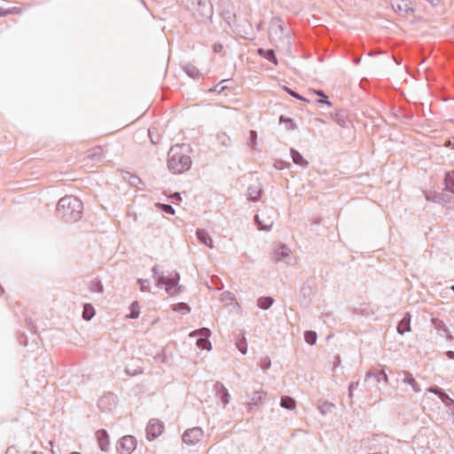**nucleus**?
I'll return each instance as SVG.
<instances>
[{"label":"nucleus","instance_id":"1","mask_svg":"<svg viewBox=\"0 0 454 454\" xmlns=\"http://www.w3.org/2000/svg\"><path fill=\"white\" fill-rule=\"evenodd\" d=\"M269 35L277 49L286 52L291 51V31L285 26L281 19L273 18L270 20Z\"/></svg>","mask_w":454,"mask_h":454},{"label":"nucleus","instance_id":"2","mask_svg":"<svg viewBox=\"0 0 454 454\" xmlns=\"http://www.w3.org/2000/svg\"><path fill=\"white\" fill-rule=\"evenodd\" d=\"M82 202L75 196L67 195L57 205L59 215L67 222H76L82 215Z\"/></svg>","mask_w":454,"mask_h":454},{"label":"nucleus","instance_id":"3","mask_svg":"<svg viewBox=\"0 0 454 454\" xmlns=\"http://www.w3.org/2000/svg\"><path fill=\"white\" fill-rule=\"evenodd\" d=\"M192 160L184 152V145H176L168 151V167L173 174H182L190 169Z\"/></svg>","mask_w":454,"mask_h":454},{"label":"nucleus","instance_id":"4","mask_svg":"<svg viewBox=\"0 0 454 454\" xmlns=\"http://www.w3.org/2000/svg\"><path fill=\"white\" fill-rule=\"evenodd\" d=\"M185 9L200 22L211 20L214 14L213 4L210 0H185Z\"/></svg>","mask_w":454,"mask_h":454},{"label":"nucleus","instance_id":"5","mask_svg":"<svg viewBox=\"0 0 454 454\" xmlns=\"http://www.w3.org/2000/svg\"><path fill=\"white\" fill-rule=\"evenodd\" d=\"M152 271L157 278V286H165V290L168 294L173 296L182 292V286L178 285L180 278L179 273L175 272L173 277H165L159 271L158 266H154Z\"/></svg>","mask_w":454,"mask_h":454},{"label":"nucleus","instance_id":"6","mask_svg":"<svg viewBox=\"0 0 454 454\" xmlns=\"http://www.w3.org/2000/svg\"><path fill=\"white\" fill-rule=\"evenodd\" d=\"M190 336L198 337L197 346L200 349L210 350L212 346L208 338L210 336V331L207 328H200L199 330H195L190 333Z\"/></svg>","mask_w":454,"mask_h":454},{"label":"nucleus","instance_id":"7","mask_svg":"<svg viewBox=\"0 0 454 454\" xmlns=\"http://www.w3.org/2000/svg\"><path fill=\"white\" fill-rule=\"evenodd\" d=\"M137 446V440L132 435L123 436L118 442L116 450L118 454H131Z\"/></svg>","mask_w":454,"mask_h":454},{"label":"nucleus","instance_id":"8","mask_svg":"<svg viewBox=\"0 0 454 454\" xmlns=\"http://www.w3.org/2000/svg\"><path fill=\"white\" fill-rule=\"evenodd\" d=\"M117 396L113 393L103 395L98 401V406L102 411H111L116 407Z\"/></svg>","mask_w":454,"mask_h":454},{"label":"nucleus","instance_id":"9","mask_svg":"<svg viewBox=\"0 0 454 454\" xmlns=\"http://www.w3.org/2000/svg\"><path fill=\"white\" fill-rule=\"evenodd\" d=\"M203 435V431L200 427H193L186 430L183 436V442L186 444L192 445L198 442Z\"/></svg>","mask_w":454,"mask_h":454},{"label":"nucleus","instance_id":"10","mask_svg":"<svg viewBox=\"0 0 454 454\" xmlns=\"http://www.w3.org/2000/svg\"><path fill=\"white\" fill-rule=\"evenodd\" d=\"M163 430V425L157 419H151L146 427V435L148 440H153L158 437Z\"/></svg>","mask_w":454,"mask_h":454},{"label":"nucleus","instance_id":"11","mask_svg":"<svg viewBox=\"0 0 454 454\" xmlns=\"http://www.w3.org/2000/svg\"><path fill=\"white\" fill-rule=\"evenodd\" d=\"M372 379L376 383L383 382L385 385L388 384V378L384 370L372 369L365 374L364 382H368Z\"/></svg>","mask_w":454,"mask_h":454},{"label":"nucleus","instance_id":"12","mask_svg":"<svg viewBox=\"0 0 454 454\" xmlns=\"http://www.w3.org/2000/svg\"><path fill=\"white\" fill-rule=\"evenodd\" d=\"M290 254V248L285 244H279L273 249L272 260L275 262H279L285 260L286 258L289 257Z\"/></svg>","mask_w":454,"mask_h":454},{"label":"nucleus","instance_id":"13","mask_svg":"<svg viewBox=\"0 0 454 454\" xmlns=\"http://www.w3.org/2000/svg\"><path fill=\"white\" fill-rule=\"evenodd\" d=\"M392 9L402 15L412 11L409 0H390Z\"/></svg>","mask_w":454,"mask_h":454},{"label":"nucleus","instance_id":"14","mask_svg":"<svg viewBox=\"0 0 454 454\" xmlns=\"http://www.w3.org/2000/svg\"><path fill=\"white\" fill-rule=\"evenodd\" d=\"M214 390L215 391L216 395H219L223 407H225L229 403L231 397L228 389L223 386V384L217 381L214 385Z\"/></svg>","mask_w":454,"mask_h":454},{"label":"nucleus","instance_id":"15","mask_svg":"<svg viewBox=\"0 0 454 454\" xmlns=\"http://www.w3.org/2000/svg\"><path fill=\"white\" fill-rule=\"evenodd\" d=\"M97 438L99 448L102 451H108L109 450V436L108 433L105 429H100L97 432Z\"/></svg>","mask_w":454,"mask_h":454},{"label":"nucleus","instance_id":"16","mask_svg":"<svg viewBox=\"0 0 454 454\" xmlns=\"http://www.w3.org/2000/svg\"><path fill=\"white\" fill-rule=\"evenodd\" d=\"M263 192V190L260 184H251L247 188L248 200L256 201L260 199Z\"/></svg>","mask_w":454,"mask_h":454},{"label":"nucleus","instance_id":"17","mask_svg":"<svg viewBox=\"0 0 454 454\" xmlns=\"http://www.w3.org/2000/svg\"><path fill=\"white\" fill-rule=\"evenodd\" d=\"M428 391L438 395L442 403L446 406L454 405V400H452L443 390L438 387H429Z\"/></svg>","mask_w":454,"mask_h":454},{"label":"nucleus","instance_id":"18","mask_svg":"<svg viewBox=\"0 0 454 454\" xmlns=\"http://www.w3.org/2000/svg\"><path fill=\"white\" fill-rule=\"evenodd\" d=\"M411 331V315L410 313H405L401 321L397 325V332L399 334H404Z\"/></svg>","mask_w":454,"mask_h":454},{"label":"nucleus","instance_id":"19","mask_svg":"<svg viewBox=\"0 0 454 454\" xmlns=\"http://www.w3.org/2000/svg\"><path fill=\"white\" fill-rule=\"evenodd\" d=\"M197 239L209 248L214 247L213 240L205 230L198 229L196 231Z\"/></svg>","mask_w":454,"mask_h":454},{"label":"nucleus","instance_id":"20","mask_svg":"<svg viewBox=\"0 0 454 454\" xmlns=\"http://www.w3.org/2000/svg\"><path fill=\"white\" fill-rule=\"evenodd\" d=\"M290 154L295 165H299L302 168H307L309 166V161L305 160L297 150L292 148L290 150Z\"/></svg>","mask_w":454,"mask_h":454},{"label":"nucleus","instance_id":"21","mask_svg":"<svg viewBox=\"0 0 454 454\" xmlns=\"http://www.w3.org/2000/svg\"><path fill=\"white\" fill-rule=\"evenodd\" d=\"M425 198L427 200L433 201L439 204L445 202L444 194L442 192H436L432 191L425 192Z\"/></svg>","mask_w":454,"mask_h":454},{"label":"nucleus","instance_id":"22","mask_svg":"<svg viewBox=\"0 0 454 454\" xmlns=\"http://www.w3.org/2000/svg\"><path fill=\"white\" fill-rule=\"evenodd\" d=\"M403 383L411 385L414 392H416V393L421 392V388L419 387V386L416 382L413 375L411 372L404 371V372H403Z\"/></svg>","mask_w":454,"mask_h":454},{"label":"nucleus","instance_id":"23","mask_svg":"<svg viewBox=\"0 0 454 454\" xmlns=\"http://www.w3.org/2000/svg\"><path fill=\"white\" fill-rule=\"evenodd\" d=\"M254 221L257 223L259 230L262 231H270L273 225V220L268 217L267 219H264V221H262L259 215H254Z\"/></svg>","mask_w":454,"mask_h":454},{"label":"nucleus","instance_id":"24","mask_svg":"<svg viewBox=\"0 0 454 454\" xmlns=\"http://www.w3.org/2000/svg\"><path fill=\"white\" fill-rule=\"evenodd\" d=\"M258 53L262 56L264 59L269 60L270 62L278 65V60L275 55V51L271 49L263 50L262 48L258 49Z\"/></svg>","mask_w":454,"mask_h":454},{"label":"nucleus","instance_id":"25","mask_svg":"<svg viewBox=\"0 0 454 454\" xmlns=\"http://www.w3.org/2000/svg\"><path fill=\"white\" fill-rule=\"evenodd\" d=\"M280 406L284 409L293 411L296 407V402L291 396H282L280 400Z\"/></svg>","mask_w":454,"mask_h":454},{"label":"nucleus","instance_id":"26","mask_svg":"<svg viewBox=\"0 0 454 454\" xmlns=\"http://www.w3.org/2000/svg\"><path fill=\"white\" fill-rule=\"evenodd\" d=\"M183 69L188 76L193 79H199L200 77V73L195 66L187 64L183 67Z\"/></svg>","mask_w":454,"mask_h":454},{"label":"nucleus","instance_id":"27","mask_svg":"<svg viewBox=\"0 0 454 454\" xmlns=\"http://www.w3.org/2000/svg\"><path fill=\"white\" fill-rule=\"evenodd\" d=\"M273 302H274V300L270 296L260 297L257 300V305L262 309H270L271 307V305L273 304Z\"/></svg>","mask_w":454,"mask_h":454},{"label":"nucleus","instance_id":"28","mask_svg":"<svg viewBox=\"0 0 454 454\" xmlns=\"http://www.w3.org/2000/svg\"><path fill=\"white\" fill-rule=\"evenodd\" d=\"M444 183L445 189L454 194V171L446 174Z\"/></svg>","mask_w":454,"mask_h":454},{"label":"nucleus","instance_id":"29","mask_svg":"<svg viewBox=\"0 0 454 454\" xmlns=\"http://www.w3.org/2000/svg\"><path fill=\"white\" fill-rule=\"evenodd\" d=\"M89 290L92 293L102 294L104 287L99 280H92L89 284Z\"/></svg>","mask_w":454,"mask_h":454},{"label":"nucleus","instance_id":"30","mask_svg":"<svg viewBox=\"0 0 454 454\" xmlns=\"http://www.w3.org/2000/svg\"><path fill=\"white\" fill-rule=\"evenodd\" d=\"M129 318L136 319L139 317L140 307L137 301H133L129 306Z\"/></svg>","mask_w":454,"mask_h":454},{"label":"nucleus","instance_id":"31","mask_svg":"<svg viewBox=\"0 0 454 454\" xmlns=\"http://www.w3.org/2000/svg\"><path fill=\"white\" fill-rule=\"evenodd\" d=\"M317 335L314 331H306L304 333V340L309 345H314L317 342Z\"/></svg>","mask_w":454,"mask_h":454},{"label":"nucleus","instance_id":"32","mask_svg":"<svg viewBox=\"0 0 454 454\" xmlns=\"http://www.w3.org/2000/svg\"><path fill=\"white\" fill-rule=\"evenodd\" d=\"M279 122L286 123V129L287 130H294V129H297V126L294 123V121H293V119L285 117L284 115H281L279 117Z\"/></svg>","mask_w":454,"mask_h":454},{"label":"nucleus","instance_id":"33","mask_svg":"<svg viewBox=\"0 0 454 454\" xmlns=\"http://www.w3.org/2000/svg\"><path fill=\"white\" fill-rule=\"evenodd\" d=\"M94 314V308L90 304H85L83 308L82 317L85 320H90Z\"/></svg>","mask_w":454,"mask_h":454},{"label":"nucleus","instance_id":"34","mask_svg":"<svg viewBox=\"0 0 454 454\" xmlns=\"http://www.w3.org/2000/svg\"><path fill=\"white\" fill-rule=\"evenodd\" d=\"M148 136L150 137V140H151L152 144L157 145V144L160 143V137L157 134L155 129H153V128L149 129H148Z\"/></svg>","mask_w":454,"mask_h":454},{"label":"nucleus","instance_id":"35","mask_svg":"<svg viewBox=\"0 0 454 454\" xmlns=\"http://www.w3.org/2000/svg\"><path fill=\"white\" fill-rule=\"evenodd\" d=\"M162 212L166 213V214H168V215H174L175 214V209L173 208V207L169 204H162V203H158L156 205Z\"/></svg>","mask_w":454,"mask_h":454},{"label":"nucleus","instance_id":"36","mask_svg":"<svg viewBox=\"0 0 454 454\" xmlns=\"http://www.w3.org/2000/svg\"><path fill=\"white\" fill-rule=\"evenodd\" d=\"M174 310L184 315L190 311V307L186 303L180 302L175 305Z\"/></svg>","mask_w":454,"mask_h":454},{"label":"nucleus","instance_id":"37","mask_svg":"<svg viewBox=\"0 0 454 454\" xmlns=\"http://www.w3.org/2000/svg\"><path fill=\"white\" fill-rule=\"evenodd\" d=\"M315 93L321 97V99H318L317 102L320 104H325L327 106H332V103L328 100V97L323 90H315Z\"/></svg>","mask_w":454,"mask_h":454},{"label":"nucleus","instance_id":"38","mask_svg":"<svg viewBox=\"0 0 454 454\" xmlns=\"http://www.w3.org/2000/svg\"><path fill=\"white\" fill-rule=\"evenodd\" d=\"M334 405L332 403L325 402L322 405L318 407L320 412L324 415L327 412H330Z\"/></svg>","mask_w":454,"mask_h":454},{"label":"nucleus","instance_id":"39","mask_svg":"<svg viewBox=\"0 0 454 454\" xmlns=\"http://www.w3.org/2000/svg\"><path fill=\"white\" fill-rule=\"evenodd\" d=\"M333 120L341 127L346 126V116L342 113L335 114Z\"/></svg>","mask_w":454,"mask_h":454},{"label":"nucleus","instance_id":"40","mask_svg":"<svg viewBox=\"0 0 454 454\" xmlns=\"http://www.w3.org/2000/svg\"><path fill=\"white\" fill-rule=\"evenodd\" d=\"M137 283L139 284L142 292L150 291V281L148 279L139 278Z\"/></svg>","mask_w":454,"mask_h":454},{"label":"nucleus","instance_id":"41","mask_svg":"<svg viewBox=\"0 0 454 454\" xmlns=\"http://www.w3.org/2000/svg\"><path fill=\"white\" fill-rule=\"evenodd\" d=\"M264 393L263 392H259V391H256L253 394V396L251 398V402L254 404V405H257L259 404L261 402H262V395Z\"/></svg>","mask_w":454,"mask_h":454},{"label":"nucleus","instance_id":"42","mask_svg":"<svg viewBox=\"0 0 454 454\" xmlns=\"http://www.w3.org/2000/svg\"><path fill=\"white\" fill-rule=\"evenodd\" d=\"M284 90L292 97L299 99V100H301V101H308L304 97L301 96L300 94H298L297 92H295L294 90H291L290 88L288 87H284Z\"/></svg>","mask_w":454,"mask_h":454},{"label":"nucleus","instance_id":"43","mask_svg":"<svg viewBox=\"0 0 454 454\" xmlns=\"http://www.w3.org/2000/svg\"><path fill=\"white\" fill-rule=\"evenodd\" d=\"M256 139H257V132L255 130H251L249 132L248 145L252 148H254V145L256 143Z\"/></svg>","mask_w":454,"mask_h":454},{"label":"nucleus","instance_id":"44","mask_svg":"<svg viewBox=\"0 0 454 454\" xmlns=\"http://www.w3.org/2000/svg\"><path fill=\"white\" fill-rule=\"evenodd\" d=\"M271 365L270 360L268 357L262 358L260 361V366L262 370H268Z\"/></svg>","mask_w":454,"mask_h":454},{"label":"nucleus","instance_id":"45","mask_svg":"<svg viewBox=\"0 0 454 454\" xmlns=\"http://www.w3.org/2000/svg\"><path fill=\"white\" fill-rule=\"evenodd\" d=\"M359 386V381L351 382L348 386V397L350 400H352L353 397V392L355 389H356Z\"/></svg>","mask_w":454,"mask_h":454},{"label":"nucleus","instance_id":"46","mask_svg":"<svg viewBox=\"0 0 454 454\" xmlns=\"http://www.w3.org/2000/svg\"><path fill=\"white\" fill-rule=\"evenodd\" d=\"M226 82V80H223L221 82H219L217 85H215L213 89H211V91L217 92L218 94L222 93L225 89L226 86H223L222 83Z\"/></svg>","mask_w":454,"mask_h":454},{"label":"nucleus","instance_id":"47","mask_svg":"<svg viewBox=\"0 0 454 454\" xmlns=\"http://www.w3.org/2000/svg\"><path fill=\"white\" fill-rule=\"evenodd\" d=\"M237 347L242 354H246L247 351L246 340H240L237 342Z\"/></svg>","mask_w":454,"mask_h":454},{"label":"nucleus","instance_id":"48","mask_svg":"<svg viewBox=\"0 0 454 454\" xmlns=\"http://www.w3.org/2000/svg\"><path fill=\"white\" fill-rule=\"evenodd\" d=\"M140 179L137 176H131L129 179V183L134 185L137 186V184L140 183Z\"/></svg>","mask_w":454,"mask_h":454},{"label":"nucleus","instance_id":"49","mask_svg":"<svg viewBox=\"0 0 454 454\" xmlns=\"http://www.w3.org/2000/svg\"><path fill=\"white\" fill-rule=\"evenodd\" d=\"M5 454H20V453L15 446H11L6 450Z\"/></svg>","mask_w":454,"mask_h":454},{"label":"nucleus","instance_id":"50","mask_svg":"<svg viewBox=\"0 0 454 454\" xmlns=\"http://www.w3.org/2000/svg\"><path fill=\"white\" fill-rule=\"evenodd\" d=\"M213 51L215 53H219L223 51V45L221 43H215L213 45Z\"/></svg>","mask_w":454,"mask_h":454},{"label":"nucleus","instance_id":"51","mask_svg":"<svg viewBox=\"0 0 454 454\" xmlns=\"http://www.w3.org/2000/svg\"><path fill=\"white\" fill-rule=\"evenodd\" d=\"M446 356L449 359L454 360V351L449 350L446 352Z\"/></svg>","mask_w":454,"mask_h":454},{"label":"nucleus","instance_id":"52","mask_svg":"<svg viewBox=\"0 0 454 454\" xmlns=\"http://www.w3.org/2000/svg\"><path fill=\"white\" fill-rule=\"evenodd\" d=\"M436 321H438V322H439V325H440L439 326L442 327V328H443V330L446 332V331H447V329L445 328V325L442 323V321H440V320H438V319H433V323H434V324H435V322H436Z\"/></svg>","mask_w":454,"mask_h":454},{"label":"nucleus","instance_id":"53","mask_svg":"<svg viewBox=\"0 0 454 454\" xmlns=\"http://www.w3.org/2000/svg\"><path fill=\"white\" fill-rule=\"evenodd\" d=\"M246 406H247V409L248 411H252L253 407L254 406V404L252 402H250V403H247L246 404Z\"/></svg>","mask_w":454,"mask_h":454},{"label":"nucleus","instance_id":"54","mask_svg":"<svg viewBox=\"0 0 454 454\" xmlns=\"http://www.w3.org/2000/svg\"><path fill=\"white\" fill-rule=\"evenodd\" d=\"M172 197L176 200H181V195L179 192H175Z\"/></svg>","mask_w":454,"mask_h":454},{"label":"nucleus","instance_id":"55","mask_svg":"<svg viewBox=\"0 0 454 454\" xmlns=\"http://www.w3.org/2000/svg\"><path fill=\"white\" fill-rule=\"evenodd\" d=\"M450 145H453V147H454V137H453V142L451 140H449L446 144V146H450Z\"/></svg>","mask_w":454,"mask_h":454},{"label":"nucleus","instance_id":"56","mask_svg":"<svg viewBox=\"0 0 454 454\" xmlns=\"http://www.w3.org/2000/svg\"><path fill=\"white\" fill-rule=\"evenodd\" d=\"M126 372L130 375H136L137 372H130L129 369H126Z\"/></svg>","mask_w":454,"mask_h":454},{"label":"nucleus","instance_id":"57","mask_svg":"<svg viewBox=\"0 0 454 454\" xmlns=\"http://www.w3.org/2000/svg\"><path fill=\"white\" fill-rule=\"evenodd\" d=\"M32 454H43V452L34 451Z\"/></svg>","mask_w":454,"mask_h":454},{"label":"nucleus","instance_id":"58","mask_svg":"<svg viewBox=\"0 0 454 454\" xmlns=\"http://www.w3.org/2000/svg\"><path fill=\"white\" fill-rule=\"evenodd\" d=\"M359 61H360V59H356V60L355 61V63H356V64H358V63H359Z\"/></svg>","mask_w":454,"mask_h":454},{"label":"nucleus","instance_id":"59","mask_svg":"<svg viewBox=\"0 0 454 454\" xmlns=\"http://www.w3.org/2000/svg\"><path fill=\"white\" fill-rule=\"evenodd\" d=\"M70 454H81V453L74 451V452H72Z\"/></svg>","mask_w":454,"mask_h":454},{"label":"nucleus","instance_id":"60","mask_svg":"<svg viewBox=\"0 0 454 454\" xmlns=\"http://www.w3.org/2000/svg\"><path fill=\"white\" fill-rule=\"evenodd\" d=\"M450 289L454 292V286H451Z\"/></svg>","mask_w":454,"mask_h":454}]
</instances>
